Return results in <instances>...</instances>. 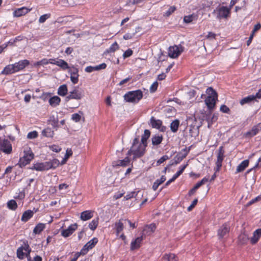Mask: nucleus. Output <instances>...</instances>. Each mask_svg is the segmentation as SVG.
I'll list each match as a JSON object with an SVG mask.
<instances>
[{"instance_id": "obj_1", "label": "nucleus", "mask_w": 261, "mask_h": 261, "mask_svg": "<svg viewBox=\"0 0 261 261\" xmlns=\"http://www.w3.org/2000/svg\"><path fill=\"white\" fill-rule=\"evenodd\" d=\"M146 145L140 143L139 145H132L127 153V155H133V160H135L143 156L145 153Z\"/></svg>"}, {"instance_id": "obj_2", "label": "nucleus", "mask_w": 261, "mask_h": 261, "mask_svg": "<svg viewBox=\"0 0 261 261\" xmlns=\"http://www.w3.org/2000/svg\"><path fill=\"white\" fill-rule=\"evenodd\" d=\"M206 93L208 96L205 99V103L208 109L210 110H212L216 106V102L218 99V94L212 87L207 89Z\"/></svg>"}, {"instance_id": "obj_3", "label": "nucleus", "mask_w": 261, "mask_h": 261, "mask_svg": "<svg viewBox=\"0 0 261 261\" xmlns=\"http://www.w3.org/2000/svg\"><path fill=\"white\" fill-rule=\"evenodd\" d=\"M143 97L142 92L140 90H136L128 92L124 96V100L128 102L137 103Z\"/></svg>"}, {"instance_id": "obj_4", "label": "nucleus", "mask_w": 261, "mask_h": 261, "mask_svg": "<svg viewBox=\"0 0 261 261\" xmlns=\"http://www.w3.org/2000/svg\"><path fill=\"white\" fill-rule=\"evenodd\" d=\"M24 154L20 158L18 164L20 167L24 166L29 164L31 160L34 159V155L30 148L27 147L23 151Z\"/></svg>"}, {"instance_id": "obj_5", "label": "nucleus", "mask_w": 261, "mask_h": 261, "mask_svg": "<svg viewBox=\"0 0 261 261\" xmlns=\"http://www.w3.org/2000/svg\"><path fill=\"white\" fill-rule=\"evenodd\" d=\"M230 11V8L222 6L218 7L214 11V13H216L217 18L218 19L226 18L228 17Z\"/></svg>"}, {"instance_id": "obj_6", "label": "nucleus", "mask_w": 261, "mask_h": 261, "mask_svg": "<svg viewBox=\"0 0 261 261\" xmlns=\"http://www.w3.org/2000/svg\"><path fill=\"white\" fill-rule=\"evenodd\" d=\"M182 51V47L181 46L174 45L169 47L168 55L172 58H176L179 56Z\"/></svg>"}, {"instance_id": "obj_7", "label": "nucleus", "mask_w": 261, "mask_h": 261, "mask_svg": "<svg viewBox=\"0 0 261 261\" xmlns=\"http://www.w3.org/2000/svg\"><path fill=\"white\" fill-rule=\"evenodd\" d=\"M83 96L82 90H79L77 88H75L72 91L69 93V95L66 96V100L70 99H75L77 100L81 99Z\"/></svg>"}, {"instance_id": "obj_8", "label": "nucleus", "mask_w": 261, "mask_h": 261, "mask_svg": "<svg viewBox=\"0 0 261 261\" xmlns=\"http://www.w3.org/2000/svg\"><path fill=\"white\" fill-rule=\"evenodd\" d=\"M0 150L9 154L12 151V146L9 141L6 139L0 140Z\"/></svg>"}, {"instance_id": "obj_9", "label": "nucleus", "mask_w": 261, "mask_h": 261, "mask_svg": "<svg viewBox=\"0 0 261 261\" xmlns=\"http://www.w3.org/2000/svg\"><path fill=\"white\" fill-rule=\"evenodd\" d=\"M225 151L223 146H220L218 149V152L217 156V161L216 163L217 169L216 171H219L222 166V162L224 158Z\"/></svg>"}, {"instance_id": "obj_10", "label": "nucleus", "mask_w": 261, "mask_h": 261, "mask_svg": "<svg viewBox=\"0 0 261 261\" xmlns=\"http://www.w3.org/2000/svg\"><path fill=\"white\" fill-rule=\"evenodd\" d=\"M68 72L70 74V80L73 84H76L79 81V70L77 68L74 66L69 67L67 69Z\"/></svg>"}, {"instance_id": "obj_11", "label": "nucleus", "mask_w": 261, "mask_h": 261, "mask_svg": "<svg viewBox=\"0 0 261 261\" xmlns=\"http://www.w3.org/2000/svg\"><path fill=\"white\" fill-rule=\"evenodd\" d=\"M190 151V148H185L181 151L178 152L174 157V163L175 164L179 163L187 155Z\"/></svg>"}, {"instance_id": "obj_12", "label": "nucleus", "mask_w": 261, "mask_h": 261, "mask_svg": "<svg viewBox=\"0 0 261 261\" xmlns=\"http://www.w3.org/2000/svg\"><path fill=\"white\" fill-rule=\"evenodd\" d=\"M150 124L153 128L159 129L161 132H164L166 127L162 126V122L160 120H156L153 117L150 119Z\"/></svg>"}, {"instance_id": "obj_13", "label": "nucleus", "mask_w": 261, "mask_h": 261, "mask_svg": "<svg viewBox=\"0 0 261 261\" xmlns=\"http://www.w3.org/2000/svg\"><path fill=\"white\" fill-rule=\"evenodd\" d=\"M77 228V224L76 223L72 224L67 229L63 230L61 232V234L64 237L67 238L72 234Z\"/></svg>"}, {"instance_id": "obj_14", "label": "nucleus", "mask_w": 261, "mask_h": 261, "mask_svg": "<svg viewBox=\"0 0 261 261\" xmlns=\"http://www.w3.org/2000/svg\"><path fill=\"white\" fill-rule=\"evenodd\" d=\"M29 64L30 61L26 59L19 61L14 64L16 72L23 70Z\"/></svg>"}, {"instance_id": "obj_15", "label": "nucleus", "mask_w": 261, "mask_h": 261, "mask_svg": "<svg viewBox=\"0 0 261 261\" xmlns=\"http://www.w3.org/2000/svg\"><path fill=\"white\" fill-rule=\"evenodd\" d=\"M229 226L228 224L225 223L221 226L218 230V235L219 238H223L229 231Z\"/></svg>"}, {"instance_id": "obj_16", "label": "nucleus", "mask_w": 261, "mask_h": 261, "mask_svg": "<svg viewBox=\"0 0 261 261\" xmlns=\"http://www.w3.org/2000/svg\"><path fill=\"white\" fill-rule=\"evenodd\" d=\"M261 130V123H259L256 125L253 126L252 129L246 133V136L250 137L256 135Z\"/></svg>"}, {"instance_id": "obj_17", "label": "nucleus", "mask_w": 261, "mask_h": 261, "mask_svg": "<svg viewBox=\"0 0 261 261\" xmlns=\"http://www.w3.org/2000/svg\"><path fill=\"white\" fill-rule=\"evenodd\" d=\"M32 10V8L29 9L27 7H22L20 8H18L16 10L14 13L13 15L15 17H20L22 15H24L27 14Z\"/></svg>"}, {"instance_id": "obj_18", "label": "nucleus", "mask_w": 261, "mask_h": 261, "mask_svg": "<svg viewBox=\"0 0 261 261\" xmlns=\"http://www.w3.org/2000/svg\"><path fill=\"white\" fill-rule=\"evenodd\" d=\"M33 169L37 171H44L49 169V166H48L47 162L45 163H39L34 165Z\"/></svg>"}, {"instance_id": "obj_19", "label": "nucleus", "mask_w": 261, "mask_h": 261, "mask_svg": "<svg viewBox=\"0 0 261 261\" xmlns=\"http://www.w3.org/2000/svg\"><path fill=\"white\" fill-rule=\"evenodd\" d=\"M93 216V211L88 210L81 213L80 218L83 221H87L92 218Z\"/></svg>"}, {"instance_id": "obj_20", "label": "nucleus", "mask_w": 261, "mask_h": 261, "mask_svg": "<svg viewBox=\"0 0 261 261\" xmlns=\"http://www.w3.org/2000/svg\"><path fill=\"white\" fill-rule=\"evenodd\" d=\"M15 72H16L15 71L14 64H9L6 66L4 68V70L2 71V73L5 75L12 74Z\"/></svg>"}, {"instance_id": "obj_21", "label": "nucleus", "mask_w": 261, "mask_h": 261, "mask_svg": "<svg viewBox=\"0 0 261 261\" xmlns=\"http://www.w3.org/2000/svg\"><path fill=\"white\" fill-rule=\"evenodd\" d=\"M143 240V237L142 236L140 237H138L135 239V241L131 243V249L135 250L140 247L141 243Z\"/></svg>"}, {"instance_id": "obj_22", "label": "nucleus", "mask_w": 261, "mask_h": 261, "mask_svg": "<svg viewBox=\"0 0 261 261\" xmlns=\"http://www.w3.org/2000/svg\"><path fill=\"white\" fill-rule=\"evenodd\" d=\"M97 241H98L97 238H93V239L91 240L85 245L83 248V250H86L87 251L89 249H92L97 243Z\"/></svg>"}, {"instance_id": "obj_23", "label": "nucleus", "mask_w": 261, "mask_h": 261, "mask_svg": "<svg viewBox=\"0 0 261 261\" xmlns=\"http://www.w3.org/2000/svg\"><path fill=\"white\" fill-rule=\"evenodd\" d=\"M261 237V229H257L254 232L250 241L252 244H255Z\"/></svg>"}, {"instance_id": "obj_24", "label": "nucleus", "mask_w": 261, "mask_h": 261, "mask_svg": "<svg viewBox=\"0 0 261 261\" xmlns=\"http://www.w3.org/2000/svg\"><path fill=\"white\" fill-rule=\"evenodd\" d=\"M155 224L152 223L149 225L146 226L143 229V232L146 234L150 235L155 231Z\"/></svg>"}, {"instance_id": "obj_25", "label": "nucleus", "mask_w": 261, "mask_h": 261, "mask_svg": "<svg viewBox=\"0 0 261 261\" xmlns=\"http://www.w3.org/2000/svg\"><path fill=\"white\" fill-rule=\"evenodd\" d=\"M256 156L257 158V162L253 167V168L261 167V150L255 153H252L250 155L249 159H251L253 156Z\"/></svg>"}, {"instance_id": "obj_26", "label": "nucleus", "mask_w": 261, "mask_h": 261, "mask_svg": "<svg viewBox=\"0 0 261 261\" xmlns=\"http://www.w3.org/2000/svg\"><path fill=\"white\" fill-rule=\"evenodd\" d=\"M249 160H245L242 162L241 164H240L236 169V172H241L243 171L246 168H247L249 165Z\"/></svg>"}, {"instance_id": "obj_27", "label": "nucleus", "mask_w": 261, "mask_h": 261, "mask_svg": "<svg viewBox=\"0 0 261 261\" xmlns=\"http://www.w3.org/2000/svg\"><path fill=\"white\" fill-rule=\"evenodd\" d=\"M49 103L53 107H56L59 105L61 98L58 96H54L49 99Z\"/></svg>"}, {"instance_id": "obj_28", "label": "nucleus", "mask_w": 261, "mask_h": 261, "mask_svg": "<svg viewBox=\"0 0 261 261\" xmlns=\"http://www.w3.org/2000/svg\"><path fill=\"white\" fill-rule=\"evenodd\" d=\"M49 124L56 130L59 127L58 118L57 116H51L48 119Z\"/></svg>"}, {"instance_id": "obj_29", "label": "nucleus", "mask_w": 261, "mask_h": 261, "mask_svg": "<svg viewBox=\"0 0 261 261\" xmlns=\"http://www.w3.org/2000/svg\"><path fill=\"white\" fill-rule=\"evenodd\" d=\"M164 261H178V257L173 253L165 254L163 257Z\"/></svg>"}, {"instance_id": "obj_30", "label": "nucleus", "mask_w": 261, "mask_h": 261, "mask_svg": "<svg viewBox=\"0 0 261 261\" xmlns=\"http://www.w3.org/2000/svg\"><path fill=\"white\" fill-rule=\"evenodd\" d=\"M33 212L31 210H28L25 211L21 217V220L22 221L27 222L28 221L33 215Z\"/></svg>"}, {"instance_id": "obj_31", "label": "nucleus", "mask_w": 261, "mask_h": 261, "mask_svg": "<svg viewBox=\"0 0 261 261\" xmlns=\"http://www.w3.org/2000/svg\"><path fill=\"white\" fill-rule=\"evenodd\" d=\"M150 135V132L148 129H145L144 132V134L142 136L141 143L144 145H146V146L147 145V139L149 138Z\"/></svg>"}, {"instance_id": "obj_32", "label": "nucleus", "mask_w": 261, "mask_h": 261, "mask_svg": "<svg viewBox=\"0 0 261 261\" xmlns=\"http://www.w3.org/2000/svg\"><path fill=\"white\" fill-rule=\"evenodd\" d=\"M68 92L67 85L65 84L60 86L58 89V94L62 96H65Z\"/></svg>"}, {"instance_id": "obj_33", "label": "nucleus", "mask_w": 261, "mask_h": 261, "mask_svg": "<svg viewBox=\"0 0 261 261\" xmlns=\"http://www.w3.org/2000/svg\"><path fill=\"white\" fill-rule=\"evenodd\" d=\"M179 126V121L178 119H175L170 124V129L172 132L175 133L178 130Z\"/></svg>"}, {"instance_id": "obj_34", "label": "nucleus", "mask_w": 261, "mask_h": 261, "mask_svg": "<svg viewBox=\"0 0 261 261\" xmlns=\"http://www.w3.org/2000/svg\"><path fill=\"white\" fill-rule=\"evenodd\" d=\"M248 240V236L245 233H241L238 237V241L241 245H244L246 244Z\"/></svg>"}, {"instance_id": "obj_35", "label": "nucleus", "mask_w": 261, "mask_h": 261, "mask_svg": "<svg viewBox=\"0 0 261 261\" xmlns=\"http://www.w3.org/2000/svg\"><path fill=\"white\" fill-rule=\"evenodd\" d=\"M166 180V177L165 176L163 175L160 178V179H158L155 180V181L153 183L152 186V189L154 191H156L159 186L163 184Z\"/></svg>"}, {"instance_id": "obj_36", "label": "nucleus", "mask_w": 261, "mask_h": 261, "mask_svg": "<svg viewBox=\"0 0 261 261\" xmlns=\"http://www.w3.org/2000/svg\"><path fill=\"white\" fill-rule=\"evenodd\" d=\"M56 65L60 67L63 70H66L69 68V66H68V63L62 59L57 60Z\"/></svg>"}, {"instance_id": "obj_37", "label": "nucleus", "mask_w": 261, "mask_h": 261, "mask_svg": "<svg viewBox=\"0 0 261 261\" xmlns=\"http://www.w3.org/2000/svg\"><path fill=\"white\" fill-rule=\"evenodd\" d=\"M162 135H155L152 138V143L153 145H158L162 142Z\"/></svg>"}, {"instance_id": "obj_38", "label": "nucleus", "mask_w": 261, "mask_h": 261, "mask_svg": "<svg viewBox=\"0 0 261 261\" xmlns=\"http://www.w3.org/2000/svg\"><path fill=\"white\" fill-rule=\"evenodd\" d=\"M255 99V96H254L253 95H249L246 97L243 98L240 100V104L241 105H244L245 103H249Z\"/></svg>"}, {"instance_id": "obj_39", "label": "nucleus", "mask_w": 261, "mask_h": 261, "mask_svg": "<svg viewBox=\"0 0 261 261\" xmlns=\"http://www.w3.org/2000/svg\"><path fill=\"white\" fill-rule=\"evenodd\" d=\"M45 224L43 223H39L33 230V232L35 234H39L45 228Z\"/></svg>"}, {"instance_id": "obj_40", "label": "nucleus", "mask_w": 261, "mask_h": 261, "mask_svg": "<svg viewBox=\"0 0 261 261\" xmlns=\"http://www.w3.org/2000/svg\"><path fill=\"white\" fill-rule=\"evenodd\" d=\"M99 218L94 219L89 224V227L92 230H94L97 227L98 224Z\"/></svg>"}, {"instance_id": "obj_41", "label": "nucleus", "mask_w": 261, "mask_h": 261, "mask_svg": "<svg viewBox=\"0 0 261 261\" xmlns=\"http://www.w3.org/2000/svg\"><path fill=\"white\" fill-rule=\"evenodd\" d=\"M42 134L45 137L51 138L54 135V132L50 128H46L42 131Z\"/></svg>"}, {"instance_id": "obj_42", "label": "nucleus", "mask_w": 261, "mask_h": 261, "mask_svg": "<svg viewBox=\"0 0 261 261\" xmlns=\"http://www.w3.org/2000/svg\"><path fill=\"white\" fill-rule=\"evenodd\" d=\"M119 48V45L116 42H115L112 45L105 51V53H111L115 52Z\"/></svg>"}, {"instance_id": "obj_43", "label": "nucleus", "mask_w": 261, "mask_h": 261, "mask_svg": "<svg viewBox=\"0 0 261 261\" xmlns=\"http://www.w3.org/2000/svg\"><path fill=\"white\" fill-rule=\"evenodd\" d=\"M48 166H49L50 169H55L57 167H58L60 164V162L57 159H54L50 162H47Z\"/></svg>"}, {"instance_id": "obj_44", "label": "nucleus", "mask_w": 261, "mask_h": 261, "mask_svg": "<svg viewBox=\"0 0 261 261\" xmlns=\"http://www.w3.org/2000/svg\"><path fill=\"white\" fill-rule=\"evenodd\" d=\"M123 224L121 221V220H119L118 222L115 223V228L117 234H118L121 231L123 230Z\"/></svg>"}, {"instance_id": "obj_45", "label": "nucleus", "mask_w": 261, "mask_h": 261, "mask_svg": "<svg viewBox=\"0 0 261 261\" xmlns=\"http://www.w3.org/2000/svg\"><path fill=\"white\" fill-rule=\"evenodd\" d=\"M8 207L12 210H15L17 207V204L15 200H11L7 202Z\"/></svg>"}, {"instance_id": "obj_46", "label": "nucleus", "mask_w": 261, "mask_h": 261, "mask_svg": "<svg viewBox=\"0 0 261 261\" xmlns=\"http://www.w3.org/2000/svg\"><path fill=\"white\" fill-rule=\"evenodd\" d=\"M197 19V16L194 14L185 16L184 18V21L186 23H190L193 20Z\"/></svg>"}, {"instance_id": "obj_47", "label": "nucleus", "mask_w": 261, "mask_h": 261, "mask_svg": "<svg viewBox=\"0 0 261 261\" xmlns=\"http://www.w3.org/2000/svg\"><path fill=\"white\" fill-rule=\"evenodd\" d=\"M128 156L129 155H127L123 160L118 161L117 165L123 167L126 166L130 162L129 159L128 158Z\"/></svg>"}, {"instance_id": "obj_48", "label": "nucleus", "mask_w": 261, "mask_h": 261, "mask_svg": "<svg viewBox=\"0 0 261 261\" xmlns=\"http://www.w3.org/2000/svg\"><path fill=\"white\" fill-rule=\"evenodd\" d=\"M50 14H45L43 15H41L39 19V22L41 23L44 22L48 18H50Z\"/></svg>"}, {"instance_id": "obj_49", "label": "nucleus", "mask_w": 261, "mask_h": 261, "mask_svg": "<svg viewBox=\"0 0 261 261\" xmlns=\"http://www.w3.org/2000/svg\"><path fill=\"white\" fill-rule=\"evenodd\" d=\"M187 166V164L182 166L180 167V169L173 176V177L176 179L180 174H181L183 172V171H184V170L185 169V168H186Z\"/></svg>"}, {"instance_id": "obj_50", "label": "nucleus", "mask_w": 261, "mask_h": 261, "mask_svg": "<svg viewBox=\"0 0 261 261\" xmlns=\"http://www.w3.org/2000/svg\"><path fill=\"white\" fill-rule=\"evenodd\" d=\"M176 10V8L175 6H171L169 8L168 10L166 11L164 14L165 16L168 17L172 13H173Z\"/></svg>"}, {"instance_id": "obj_51", "label": "nucleus", "mask_w": 261, "mask_h": 261, "mask_svg": "<svg viewBox=\"0 0 261 261\" xmlns=\"http://www.w3.org/2000/svg\"><path fill=\"white\" fill-rule=\"evenodd\" d=\"M71 119L75 122H79L81 119V116L77 113H74L72 115Z\"/></svg>"}, {"instance_id": "obj_52", "label": "nucleus", "mask_w": 261, "mask_h": 261, "mask_svg": "<svg viewBox=\"0 0 261 261\" xmlns=\"http://www.w3.org/2000/svg\"><path fill=\"white\" fill-rule=\"evenodd\" d=\"M17 257L19 259H22L24 256V253L23 252V249L22 248H19L17 250Z\"/></svg>"}, {"instance_id": "obj_53", "label": "nucleus", "mask_w": 261, "mask_h": 261, "mask_svg": "<svg viewBox=\"0 0 261 261\" xmlns=\"http://www.w3.org/2000/svg\"><path fill=\"white\" fill-rule=\"evenodd\" d=\"M37 136H38L37 132L36 131H33V132H30L29 133H28V134L27 135V137L29 139H34V138H36L37 137Z\"/></svg>"}, {"instance_id": "obj_54", "label": "nucleus", "mask_w": 261, "mask_h": 261, "mask_svg": "<svg viewBox=\"0 0 261 261\" xmlns=\"http://www.w3.org/2000/svg\"><path fill=\"white\" fill-rule=\"evenodd\" d=\"M158 83L157 82H154L150 86L149 90L151 92H154L157 89Z\"/></svg>"}, {"instance_id": "obj_55", "label": "nucleus", "mask_w": 261, "mask_h": 261, "mask_svg": "<svg viewBox=\"0 0 261 261\" xmlns=\"http://www.w3.org/2000/svg\"><path fill=\"white\" fill-rule=\"evenodd\" d=\"M168 159H169V157L167 155H163L157 161V165H160Z\"/></svg>"}, {"instance_id": "obj_56", "label": "nucleus", "mask_w": 261, "mask_h": 261, "mask_svg": "<svg viewBox=\"0 0 261 261\" xmlns=\"http://www.w3.org/2000/svg\"><path fill=\"white\" fill-rule=\"evenodd\" d=\"M220 111L223 113H228L230 111V110L228 107H227L226 106L223 105L221 106Z\"/></svg>"}, {"instance_id": "obj_57", "label": "nucleus", "mask_w": 261, "mask_h": 261, "mask_svg": "<svg viewBox=\"0 0 261 261\" xmlns=\"http://www.w3.org/2000/svg\"><path fill=\"white\" fill-rule=\"evenodd\" d=\"M50 148L55 152H58L61 150V147H60L59 146L55 145L50 146Z\"/></svg>"}, {"instance_id": "obj_58", "label": "nucleus", "mask_w": 261, "mask_h": 261, "mask_svg": "<svg viewBox=\"0 0 261 261\" xmlns=\"http://www.w3.org/2000/svg\"><path fill=\"white\" fill-rule=\"evenodd\" d=\"M29 261H42V259L40 256L36 255L34 257L33 260H31V258L30 255L28 256Z\"/></svg>"}, {"instance_id": "obj_59", "label": "nucleus", "mask_w": 261, "mask_h": 261, "mask_svg": "<svg viewBox=\"0 0 261 261\" xmlns=\"http://www.w3.org/2000/svg\"><path fill=\"white\" fill-rule=\"evenodd\" d=\"M216 35L211 32H208L207 35L206 36V38L209 40L215 39L216 38Z\"/></svg>"}, {"instance_id": "obj_60", "label": "nucleus", "mask_w": 261, "mask_h": 261, "mask_svg": "<svg viewBox=\"0 0 261 261\" xmlns=\"http://www.w3.org/2000/svg\"><path fill=\"white\" fill-rule=\"evenodd\" d=\"M107 67V65L105 63H102L97 66H95V70H99L101 69H105Z\"/></svg>"}, {"instance_id": "obj_61", "label": "nucleus", "mask_w": 261, "mask_h": 261, "mask_svg": "<svg viewBox=\"0 0 261 261\" xmlns=\"http://www.w3.org/2000/svg\"><path fill=\"white\" fill-rule=\"evenodd\" d=\"M133 54V51L130 49L126 50L123 54V57L124 58L130 57Z\"/></svg>"}, {"instance_id": "obj_62", "label": "nucleus", "mask_w": 261, "mask_h": 261, "mask_svg": "<svg viewBox=\"0 0 261 261\" xmlns=\"http://www.w3.org/2000/svg\"><path fill=\"white\" fill-rule=\"evenodd\" d=\"M135 34V33H126L123 36V39L125 40L130 39L134 36Z\"/></svg>"}, {"instance_id": "obj_63", "label": "nucleus", "mask_w": 261, "mask_h": 261, "mask_svg": "<svg viewBox=\"0 0 261 261\" xmlns=\"http://www.w3.org/2000/svg\"><path fill=\"white\" fill-rule=\"evenodd\" d=\"M72 154V151L71 149H67L66 150V154L65 155L64 160H66L69 156Z\"/></svg>"}, {"instance_id": "obj_64", "label": "nucleus", "mask_w": 261, "mask_h": 261, "mask_svg": "<svg viewBox=\"0 0 261 261\" xmlns=\"http://www.w3.org/2000/svg\"><path fill=\"white\" fill-rule=\"evenodd\" d=\"M135 195V192H130L124 196V199L125 200H128V199H130L131 198H133V197H134Z\"/></svg>"}]
</instances>
